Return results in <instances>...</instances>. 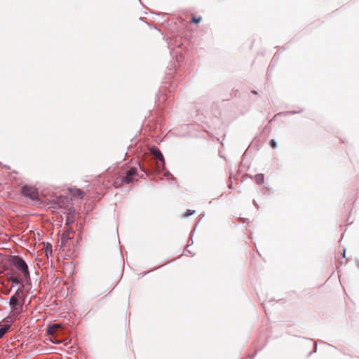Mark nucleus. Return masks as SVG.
I'll list each match as a JSON object with an SVG mask.
<instances>
[{
	"mask_svg": "<svg viewBox=\"0 0 359 359\" xmlns=\"http://www.w3.org/2000/svg\"><path fill=\"white\" fill-rule=\"evenodd\" d=\"M149 150L150 153L154 156L156 162L154 163L151 160L148 161V168H146L145 166L139 163L140 170L148 176L151 175L154 172L160 173L161 170L165 169V158L160 149L156 147H151Z\"/></svg>",
	"mask_w": 359,
	"mask_h": 359,
	"instance_id": "nucleus-1",
	"label": "nucleus"
},
{
	"mask_svg": "<svg viewBox=\"0 0 359 359\" xmlns=\"http://www.w3.org/2000/svg\"><path fill=\"white\" fill-rule=\"evenodd\" d=\"M63 332V328L58 323L48 325L46 327V333L49 340L54 344H60L65 342L67 339L60 337Z\"/></svg>",
	"mask_w": 359,
	"mask_h": 359,
	"instance_id": "nucleus-2",
	"label": "nucleus"
},
{
	"mask_svg": "<svg viewBox=\"0 0 359 359\" xmlns=\"http://www.w3.org/2000/svg\"><path fill=\"white\" fill-rule=\"evenodd\" d=\"M10 263L16 269L20 271L25 279L27 280L29 283H30V273L29 271V268L23 258L19 256H13L11 259Z\"/></svg>",
	"mask_w": 359,
	"mask_h": 359,
	"instance_id": "nucleus-3",
	"label": "nucleus"
},
{
	"mask_svg": "<svg viewBox=\"0 0 359 359\" xmlns=\"http://www.w3.org/2000/svg\"><path fill=\"white\" fill-rule=\"evenodd\" d=\"M25 301L17 298V296L12 295L9 299L10 307L14 311L13 316H17L22 311Z\"/></svg>",
	"mask_w": 359,
	"mask_h": 359,
	"instance_id": "nucleus-4",
	"label": "nucleus"
},
{
	"mask_svg": "<svg viewBox=\"0 0 359 359\" xmlns=\"http://www.w3.org/2000/svg\"><path fill=\"white\" fill-rule=\"evenodd\" d=\"M21 193L24 196L32 201L39 200V191L34 187L27 184L23 185L21 188Z\"/></svg>",
	"mask_w": 359,
	"mask_h": 359,
	"instance_id": "nucleus-5",
	"label": "nucleus"
},
{
	"mask_svg": "<svg viewBox=\"0 0 359 359\" xmlns=\"http://www.w3.org/2000/svg\"><path fill=\"white\" fill-rule=\"evenodd\" d=\"M137 169L136 168H131L126 171V175L121 178L123 184H130L133 182V177L137 175Z\"/></svg>",
	"mask_w": 359,
	"mask_h": 359,
	"instance_id": "nucleus-6",
	"label": "nucleus"
},
{
	"mask_svg": "<svg viewBox=\"0 0 359 359\" xmlns=\"http://www.w3.org/2000/svg\"><path fill=\"white\" fill-rule=\"evenodd\" d=\"M25 283H22L20 287L17 289L15 293L13 295L17 296V298H19V299L25 301Z\"/></svg>",
	"mask_w": 359,
	"mask_h": 359,
	"instance_id": "nucleus-7",
	"label": "nucleus"
},
{
	"mask_svg": "<svg viewBox=\"0 0 359 359\" xmlns=\"http://www.w3.org/2000/svg\"><path fill=\"white\" fill-rule=\"evenodd\" d=\"M8 279L12 283V287H14V286H15L17 285H19V284L21 285L22 283H24L22 279L20 278L16 274L11 275V276L9 277Z\"/></svg>",
	"mask_w": 359,
	"mask_h": 359,
	"instance_id": "nucleus-8",
	"label": "nucleus"
},
{
	"mask_svg": "<svg viewBox=\"0 0 359 359\" xmlns=\"http://www.w3.org/2000/svg\"><path fill=\"white\" fill-rule=\"evenodd\" d=\"M168 98L169 97H168V95L164 94V90L161 89L159 90V94L157 96L158 104L160 105L161 104L165 103Z\"/></svg>",
	"mask_w": 359,
	"mask_h": 359,
	"instance_id": "nucleus-9",
	"label": "nucleus"
},
{
	"mask_svg": "<svg viewBox=\"0 0 359 359\" xmlns=\"http://www.w3.org/2000/svg\"><path fill=\"white\" fill-rule=\"evenodd\" d=\"M12 321H9L6 324H4L3 325L0 326V339L1 338H3V337L4 336V334L8 332V330H10L11 327V323Z\"/></svg>",
	"mask_w": 359,
	"mask_h": 359,
	"instance_id": "nucleus-10",
	"label": "nucleus"
},
{
	"mask_svg": "<svg viewBox=\"0 0 359 359\" xmlns=\"http://www.w3.org/2000/svg\"><path fill=\"white\" fill-rule=\"evenodd\" d=\"M72 239V238L70 237V236H68L67 233H62V234L61 235V237H60V246L61 247L65 246L66 244L67 243V242Z\"/></svg>",
	"mask_w": 359,
	"mask_h": 359,
	"instance_id": "nucleus-11",
	"label": "nucleus"
},
{
	"mask_svg": "<svg viewBox=\"0 0 359 359\" xmlns=\"http://www.w3.org/2000/svg\"><path fill=\"white\" fill-rule=\"evenodd\" d=\"M69 191L72 193V194L74 196L78 197V198H82L83 196V194H84V192L82 190L79 189H73L72 188H69Z\"/></svg>",
	"mask_w": 359,
	"mask_h": 359,
	"instance_id": "nucleus-12",
	"label": "nucleus"
},
{
	"mask_svg": "<svg viewBox=\"0 0 359 359\" xmlns=\"http://www.w3.org/2000/svg\"><path fill=\"white\" fill-rule=\"evenodd\" d=\"M74 212L75 210L73 209L72 210H70L71 215H69L67 217L65 220V225L66 226H71L72 224L74 222Z\"/></svg>",
	"mask_w": 359,
	"mask_h": 359,
	"instance_id": "nucleus-13",
	"label": "nucleus"
},
{
	"mask_svg": "<svg viewBox=\"0 0 359 359\" xmlns=\"http://www.w3.org/2000/svg\"><path fill=\"white\" fill-rule=\"evenodd\" d=\"M162 171H165L164 172V174H163V177L167 178L168 180H171V183H175L176 182V179L175 177L172 175V173L168 171V170H166L165 169L163 170H161V172Z\"/></svg>",
	"mask_w": 359,
	"mask_h": 359,
	"instance_id": "nucleus-14",
	"label": "nucleus"
},
{
	"mask_svg": "<svg viewBox=\"0 0 359 359\" xmlns=\"http://www.w3.org/2000/svg\"><path fill=\"white\" fill-rule=\"evenodd\" d=\"M255 180L259 185L262 184L264 182V175L262 173H259L255 175Z\"/></svg>",
	"mask_w": 359,
	"mask_h": 359,
	"instance_id": "nucleus-15",
	"label": "nucleus"
},
{
	"mask_svg": "<svg viewBox=\"0 0 359 359\" xmlns=\"http://www.w3.org/2000/svg\"><path fill=\"white\" fill-rule=\"evenodd\" d=\"M44 250L47 256H48V254L52 255V245L50 243H47L44 245Z\"/></svg>",
	"mask_w": 359,
	"mask_h": 359,
	"instance_id": "nucleus-16",
	"label": "nucleus"
},
{
	"mask_svg": "<svg viewBox=\"0 0 359 359\" xmlns=\"http://www.w3.org/2000/svg\"><path fill=\"white\" fill-rule=\"evenodd\" d=\"M318 343H320V344H326L325 342H324L323 341H321V340H318V341H316L315 342V345H314V348H313V350L309 353V356H310L311 355H312L313 353H316L317 351V346H318Z\"/></svg>",
	"mask_w": 359,
	"mask_h": 359,
	"instance_id": "nucleus-17",
	"label": "nucleus"
},
{
	"mask_svg": "<svg viewBox=\"0 0 359 359\" xmlns=\"http://www.w3.org/2000/svg\"><path fill=\"white\" fill-rule=\"evenodd\" d=\"M261 191L264 195H270L271 194V191H270L269 188H268L265 186L262 187Z\"/></svg>",
	"mask_w": 359,
	"mask_h": 359,
	"instance_id": "nucleus-18",
	"label": "nucleus"
},
{
	"mask_svg": "<svg viewBox=\"0 0 359 359\" xmlns=\"http://www.w3.org/2000/svg\"><path fill=\"white\" fill-rule=\"evenodd\" d=\"M196 212L194 210H187V212L183 215V217H189L191 215H193Z\"/></svg>",
	"mask_w": 359,
	"mask_h": 359,
	"instance_id": "nucleus-19",
	"label": "nucleus"
},
{
	"mask_svg": "<svg viewBox=\"0 0 359 359\" xmlns=\"http://www.w3.org/2000/svg\"><path fill=\"white\" fill-rule=\"evenodd\" d=\"M201 20H202L201 17L197 18L196 16H194L191 20V22L198 24L201 21Z\"/></svg>",
	"mask_w": 359,
	"mask_h": 359,
	"instance_id": "nucleus-20",
	"label": "nucleus"
},
{
	"mask_svg": "<svg viewBox=\"0 0 359 359\" xmlns=\"http://www.w3.org/2000/svg\"><path fill=\"white\" fill-rule=\"evenodd\" d=\"M269 146L273 149H276L278 147V144L274 139H272L269 141Z\"/></svg>",
	"mask_w": 359,
	"mask_h": 359,
	"instance_id": "nucleus-21",
	"label": "nucleus"
},
{
	"mask_svg": "<svg viewBox=\"0 0 359 359\" xmlns=\"http://www.w3.org/2000/svg\"><path fill=\"white\" fill-rule=\"evenodd\" d=\"M64 233H67L69 236L70 233H74V231L72 229L71 226H67V229L64 231Z\"/></svg>",
	"mask_w": 359,
	"mask_h": 359,
	"instance_id": "nucleus-22",
	"label": "nucleus"
},
{
	"mask_svg": "<svg viewBox=\"0 0 359 359\" xmlns=\"http://www.w3.org/2000/svg\"><path fill=\"white\" fill-rule=\"evenodd\" d=\"M26 280V283L25 284V290H27L28 292L30 291L31 288H32V283L30 282V283H29V282Z\"/></svg>",
	"mask_w": 359,
	"mask_h": 359,
	"instance_id": "nucleus-23",
	"label": "nucleus"
},
{
	"mask_svg": "<svg viewBox=\"0 0 359 359\" xmlns=\"http://www.w3.org/2000/svg\"><path fill=\"white\" fill-rule=\"evenodd\" d=\"M302 111H303L302 109H300V110H298V111L292 110V111H286L285 114H295L301 113Z\"/></svg>",
	"mask_w": 359,
	"mask_h": 359,
	"instance_id": "nucleus-24",
	"label": "nucleus"
},
{
	"mask_svg": "<svg viewBox=\"0 0 359 359\" xmlns=\"http://www.w3.org/2000/svg\"><path fill=\"white\" fill-rule=\"evenodd\" d=\"M252 202H253V204H254V205L255 206V208H256L257 209H258V208H259V205H258V204H257V201H256L255 200H253V201H252Z\"/></svg>",
	"mask_w": 359,
	"mask_h": 359,
	"instance_id": "nucleus-25",
	"label": "nucleus"
},
{
	"mask_svg": "<svg viewBox=\"0 0 359 359\" xmlns=\"http://www.w3.org/2000/svg\"><path fill=\"white\" fill-rule=\"evenodd\" d=\"M266 303H263V307L264 309H266Z\"/></svg>",
	"mask_w": 359,
	"mask_h": 359,
	"instance_id": "nucleus-26",
	"label": "nucleus"
},
{
	"mask_svg": "<svg viewBox=\"0 0 359 359\" xmlns=\"http://www.w3.org/2000/svg\"><path fill=\"white\" fill-rule=\"evenodd\" d=\"M345 252H346V250L344 249V252H343V257H345Z\"/></svg>",
	"mask_w": 359,
	"mask_h": 359,
	"instance_id": "nucleus-27",
	"label": "nucleus"
},
{
	"mask_svg": "<svg viewBox=\"0 0 359 359\" xmlns=\"http://www.w3.org/2000/svg\"><path fill=\"white\" fill-rule=\"evenodd\" d=\"M252 93L253 94H255V95H257V93L255 90H252Z\"/></svg>",
	"mask_w": 359,
	"mask_h": 359,
	"instance_id": "nucleus-28",
	"label": "nucleus"
},
{
	"mask_svg": "<svg viewBox=\"0 0 359 359\" xmlns=\"http://www.w3.org/2000/svg\"><path fill=\"white\" fill-rule=\"evenodd\" d=\"M357 266H358V268L359 269V260L357 261Z\"/></svg>",
	"mask_w": 359,
	"mask_h": 359,
	"instance_id": "nucleus-29",
	"label": "nucleus"
},
{
	"mask_svg": "<svg viewBox=\"0 0 359 359\" xmlns=\"http://www.w3.org/2000/svg\"><path fill=\"white\" fill-rule=\"evenodd\" d=\"M196 226H197V224H196V226H194V229L193 231H195V229L196 228Z\"/></svg>",
	"mask_w": 359,
	"mask_h": 359,
	"instance_id": "nucleus-30",
	"label": "nucleus"
},
{
	"mask_svg": "<svg viewBox=\"0 0 359 359\" xmlns=\"http://www.w3.org/2000/svg\"><path fill=\"white\" fill-rule=\"evenodd\" d=\"M231 186H232V183H231V184H229V188H231Z\"/></svg>",
	"mask_w": 359,
	"mask_h": 359,
	"instance_id": "nucleus-31",
	"label": "nucleus"
},
{
	"mask_svg": "<svg viewBox=\"0 0 359 359\" xmlns=\"http://www.w3.org/2000/svg\"><path fill=\"white\" fill-rule=\"evenodd\" d=\"M139 1L141 2L140 0H139Z\"/></svg>",
	"mask_w": 359,
	"mask_h": 359,
	"instance_id": "nucleus-32",
	"label": "nucleus"
}]
</instances>
